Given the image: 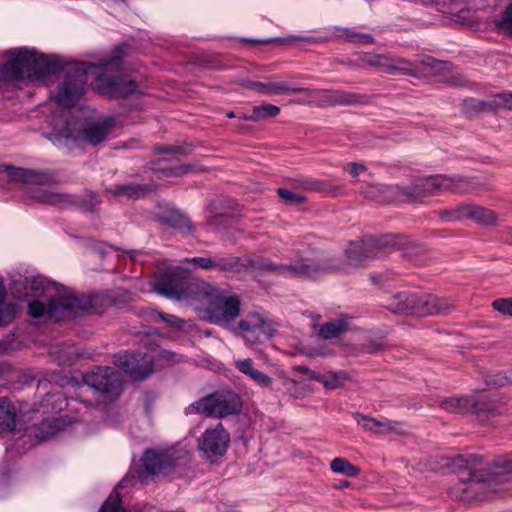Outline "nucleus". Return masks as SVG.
<instances>
[{
  "instance_id": "3",
  "label": "nucleus",
  "mask_w": 512,
  "mask_h": 512,
  "mask_svg": "<svg viewBox=\"0 0 512 512\" xmlns=\"http://www.w3.org/2000/svg\"><path fill=\"white\" fill-rule=\"evenodd\" d=\"M128 49V45L117 46L108 58L100 62L98 66L103 72L93 80V90L116 99L126 98L137 91L138 84L122 73Z\"/></svg>"
},
{
  "instance_id": "19",
  "label": "nucleus",
  "mask_w": 512,
  "mask_h": 512,
  "mask_svg": "<svg viewBox=\"0 0 512 512\" xmlns=\"http://www.w3.org/2000/svg\"><path fill=\"white\" fill-rule=\"evenodd\" d=\"M157 220L165 226L171 227L183 235H194L195 226L190 218L181 211L167 208L157 214Z\"/></svg>"
},
{
  "instance_id": "6",
  "label": "nucleus",
  "mask_w": 512,
  "mask_h": 512,
  "mask_svg": "<svg viewBox=\"0 0 512 512\" xmlns=\"http://www.w3.org/2000/svg\"><path fill=\"white\" fill-rule=\"evenodd\" d=\"M29 198L40 204L51 205L62 209H79L84 212H93L100 204L98 195L92 191H88L83 195H73L42 188H34L29 192Z\"/></svg>"
},
{
  "instance_id": "10",
  "label": "nucleus",
  "mask_w": 512,
  "mask_h": 512,
  "mask_svg": "<svg viewBox=\"0 0 512 512\" xmlns=\"http://www.w3.org/2000/svg\"><path fill=\"white\" fill-rule=\"evenodd\" d=\"M397 186V203H422L424 198L441 193L445 182L439 179V175L417 176L412 178L407 185Z\"/></svg>"
},
{
  "instance_id": "27",
  "label": "nucleus",
  "mask_w": 512,
  "mask_h": 512,
  "mask_svg": "<svg viewBox=\"0 0 512 512\" xmlns=\"http://www.w3.org/2000/svg\"><path fill=\"white\" fill-rule=\"evenodd\" d=\"M47 279L41 275L20 276L19 280L13 281L12 290L18 297L28 296L31 293L40 294L45 290Z\"/></svg>"
},
{
  "instance_id": "42",
  "label": "nucleus",
  "mask_w": 512,
  "mask_h": 512,
  "mask_svg": "<svg viewBox=\"0 0 512 512\" xmlns=\"http://www.w3.org/2000/svg\"><path fill=\"white\" fill-rule=\"evenodd\" d=\"M193 151V145L190 143H183L180 145H156L153 148L155 154H167L172 156H187Z\"/></svg>"
},
{
  "instance_id": "5",
  "label": "nucleus",
  "mask_w": 512,
  "mask_h": 512,
  "mask_svg": "<svg viewBox=\"0 0 512 512\" xmlns=\"http://www.w3.org/2000/svg\"><path fill=\"white\" fill-rule=\"evenodd\" d=\"M200 297L209 300L207 312L211 321L218 325L226 326L240 315L241 301L237 295L225 296L216 287L202 282Z\"/></svg>"
},
{
  "instance_id": "24",
  "label": "nucleus",
  "mask_w": 512,
  "mask_h": 512,
  "mask_svg": "<svg viewBox=\"0 0 512 512\" xmlns=\"http://www.w3.org/2000/svg\"><path fill=\"white\" fill-rule=\"evenodd\" d=\"M354 419L367 431H373L381 434H388L390 432L402 434V423L398 421H380L376 418L365 416L361 413H355Z\"/></svg>"
},
{
  "instance_id": "20",
  "label": "nucleus",
  "mask_w": 512,
  "mask_h": 512,
  "mask_svg": "<svg viewBox=\"0 0 512 512\" xmlns=\"http://www.w3.org/2000/svg\"><path fill=\"white\" fill-rule=\"evenodd\" d=\"M80 310L102 313L106 308L117 304V296L113 291L101 293L82 294L79 296Z\"/></svg>"
},
{
  "instance_id": "48",
  "label": "nucleus",
  "mask_w": 512,
  "mask_h": 512,
  "mask_svg": "<svg viewBox=\"0 0 512 512\" xmlns=\"http://www.w3.org/2000/svg\"><path fill=\"white\" fill-rule=\"evenodd\" d=\"M342 31H343V34L341 35V37L345 38L350 43L363 44V45L374 43V38L370 34L359 33V32H356V31H354L352 29H348V28L344 29Z\"/></svg>"
},
{
  "instance_id": "57",
  "label": "nucleus",
  "mask_w": 512,
  "mask_h": 512,
  "mask_svg": "<svg viewBox=\"0 0 512 512\" xmlns=\"http://www.w3.org/2000/svg\"><path fill=\"white\" fill-rule=\"evenodd\" d=\"M184 261L193 263L204 270H213L214 259L209 257H193L191 259L187 258Z\"/></svg>"
},
{
  "instance_id": "58",
  "label": "nucleus",
  "mask_w": 512,
  "mask_h": 512,
  "mask_svg": "<svg viewBox=\"0 0 512 512\" xmlns=\"http://www.w3.org/2000/svg\"><path fill=\"white\" fill-rule=\"evenodd\" d=\"M193 170H194L193 165L188 164V165H180L177 167L164 169L163 171L167 176L180 177V176L186 175L188 172L193 171Z\"/></svg>"
},
{
  "instance_id": "15",
  "label": "nucleus",
  "mask_w": 512,
  "mask_h": 512,
  "mask_svg": "<svg viewBox=\"0 0 512 512\" xmlns=\"http://www.w3.org/2000/svg\"><path fill=\"white\" fill-rule=\"evenodd\" d=\"M230 443V434L224 428L222 423H218L213 428H208L199 439V449L205 457L214 461L223 456Z\"/></svg>"
},
{
  "instance_id": "49",
  "label": "nucleus",
  "mask_w": 512,
  "mask_h": 512,
  "mask_svg": "<svg viewBox=\"0 0 512 512\" xmlns=\"http://www.w3.org/2000/svg\"><path fill=\"white\" fill-rule=\"evenodd\" d=\"M151 319L154 322L163 321L167 324L169 327L182 329L184 325V321L180 318H178L175 315L172 314H166L158 311H152L150 314Z\"/></svg>"
},
{
  "instance_id": "52",
  "label": "nucleus",
  "mask_w": 512,
  "mask_h": 512,
  "mask_svg": "<svg viewBox=\"0 0 512 512\" xmlns=\"http://www.w3.org/2000/svg\"><path fill=\"white\" fill-rule=\"evenodd\" d=\"M28 314L32 318H48V304L45 305L42 301L37 299L32 300L28 304Z\"/></svg>"
},
{
  "instance_id": "33",
  "label": "nucleus",
  "mask_w": 512,
  "mask_h": 512,
  "mask_svg": "<svg viewBox=\"0 0 512 512\" xmlns=\"http://www.w3.org/2000/svg\"><path fill=\"white\" fill-rule=\"evenodd\" d=\"M500 108V102L494 98L492 100H477L468 98L463 101L462 112L467 117H473L482 112H495Z\"/></svg>"
},
{
  "instance_id": "22",
  "label": "nucleus",
  "mask_w": 512,
  "mask_h": 512,
  "mask_svg": "<svg viewBox=\"0 0 512 512\" xmlns=\"http://www.w3.org/2000/svg\"><path fill=\"white\" fill-rule=\"evenodd\" d=\"M452 63L449 61H440L431 56H423L416 60V73L415 78H432L443 75L444 72L450 71Z\"/></svg>"
},
{
  "instance_id": "44",
  "label": "nucleus",
  "mask_w": 512,
  "mask_h": 512,
  "mask_svg": "<svg viewBox=\"0 0 512 512\" xmlns=\"http://www.w3.org/2000/svg\"><path fill=\"white\" fill-rule=\"evenodd\" d=\"M331 470L348 477H356L360 474V469L344 458H335L330 463Z\"/></svg>"
},
{
  "instance_id": "59",
  "label": "nucleus",
  "mask_w": 512,
  "mask_h": 512,
  "mask_svg": "<svg viewBox=\"0 0 512 512\" xmlns=\"http://www.w3.org/2000/svg\"><path fill=\"white\" fill-rule=\"evenodd\" d=\"M249 377L262 387H269L272 384L271 377L256 369L249 375Z\"/></svg>"
},
{
  "instance_id": "9",
  "label": "nucleus",
  "mask_w": 512,
  "mask_h": 512,
  "mask_svg": "<svg viewBox=\"0 0 512 512\" xmlns=\"http://www.w3.org/2000/svg\"><path fill=\"white\" fill-rule=\"evenodd\" d=\"M153 288L165 297L179 300L188 294V291L195 292L196 297H198L201 291V283H191L188 271L180 267H173L155 278Z\"/></svg>"
},
{
  "instance_id": "35",
  "label": "nucleus",
  "mask_w": 512,
  "mask_h": 512,
  "mask_svg": "<svg viewBox=\"0 0 512 512\" xmlns=\"http://www.w3.org/2000/svg\"><path fill=\"white\" fill-rule=\"evenodd\" d=\"M16 419L15 406L7 397H0V433L14 431Z\"/></svg>"
},
{
  "instance_id": "12",
  "label": "nucleus",
  "mask_w": 512,
  "mask_h": 512,
  "mask_svg": "<svg viewBox=\"0 0 512 512\" xmlns=\"http://www.w3.org/2000/svg\"><path fill=\"white\" fill-rule=\"evenodd\" d=\"M236 329L250 345L270 340L275 333L273 322L257 312L248 313L239 321Z\"/></svg>"
},
{
  "instance_id": "16",
  "label": "nucleus",
  "mask_w": 512,
  "mask_h": 512,
  "mask_svg": "<svg viewBox=\"0 0 512 512\" xmlns=\"http://www.w3.org/2000/svg\"><path fill=\"white\" fill-rule=\"evenodd\" d=\"M80 310L79 296L64 293L53 296L48 301V319L56 322L76 316Z\"/></svg>"
},
{
  "instance_id": "21",
  "label": "nucleus",
  "mask_w": 512,
  "mask_h": 512,
  "mask_svg": "<svg viewBox=\"0 0 512 512\" xmlns=\"http://www.w3.org/2000/svg\"><path fill=\"white\" fill-rule=\"evenodd\" d=\"M293 188L303 189L309 192L324 193L330 196L340 194V186L332 184L327 180H320L312 177L289 178L287 180Z\"/></svg>"
},
{
  "instance_id": "13",
  "label": "nucleus",
  "mask_w": 512,
  "mask_h": 512,
  "mask_svg": "<svg viewBox=\"0 0 512 512\" xmlns=\"http://www.w3.org/2000/svg\"><path fill=\"white\" fill-rule=\"evenodd\" d=\"M175 465V459L171 455L148 449L141 458V465L137 471L138 478L142 483L147 484L149 481H153L155 477L170 473Z\"/></svg>"
},
{
  "instance_id": "41",
  "label": "nucleus",
  "mask_w": 512,
  "mask_h": 512,
  "mask_svg": "<svg viewBox=\"0 0 512 512\" xmlns=\"http://www.w3.org/2000/svg\"><path fill=\"white\" fill-rule=\"evenodd\" d=\"M300 93L306 94L308 97L315 99V103L319 107L334 106L332 89H309L302 88Z\"/></svg>"
},
{
  "instance_id": "34",
  "label": "nucleus",
  "mask_w": 512,
  "mask_h": 512,
  "mask_svg": "<svg viewBox=\"0 0 512 512\" xmlns=\"http://www.w3.org/2000/svg\"><path fill=\"white\" fill-rule=\"evenodd\" d=\"M334 106H365L371 103L372 96L343 90H332Z\"/></svg>"
},
{
  "instance_id": "18",
  "label": "nucleus",
  "mask_w": 512,
  "mask_h": 512,
  "mask_svg": "<svg viewBox=\"0 0 512 512\" xmlns=\"http://www.w3.org/2000/svg\"><path fill=\"white\" fill-rule=\"evenodd\" d=\"M0 175H6L10 182L23 184L44 185L49 181L48 175L42 171L8 164H0Z\"/></svg>"
},
{
  "instance_id": "46",
  "label": "nucleus",
  "mask_w": 512,
  "mask_h": 512,
  "mask_svg": "<svg viewBox=\"0 0 512 512\" xmlns=\"http://www.w3.org/2000/svg\"><path fill=\"white\" fill-rule=\"evenodd\" d=\"M280 113V108L273 104H263L252 108V118L257 121L274 118Z\"/></svg>"
},
{
  "instance_id": "43",
  "label": "nucleus",
  "mask_w": 512,
  "mask_h": 512,
  "mask_svg": "<svg viewBox=\"0 0 512 512\" xmlns=\"http://www.w3.org/2000/svg\"><path fill=\"white\" fill-rule=\"evenodd\" d=\"M243 265L240 263V258L236 256L222 257L214 259L213 270L220 272H234L239 273Z\"/></svg>"
},
{
  "instance_id": "53",
  "label": "nucleus",
  "mask_w": 512,
  "mask_h": 512,
  "mask_svg": "<svg viewBox=\"0 0 512 512\" xmlns=\"http://www.w3.org/2000/svg\"><path fill=\"white\" fill-rule=\"evenodd\" d=\"M360 61L364 65L385 68L386 62H387V56L367 53V54H364L361 56Z\"/></svg>"
},
{
  "instance_id": "63",
  "label": "nucleus",
  "mask_w": 512,
  "mask_h": 512,
  "mask_svg": "<svg viewBox=\"0 0 512 512\" xmlns=\"http://www.w3.org/2000/svg\"><path fill=\"white\" fill-rule=\"evenodd\" d=\"M366 351L369 353H376L378 351L386 350L387 346L383 342L379 341H369L366 345Z\"/></svg>"
},
{
  "instance_id": "26",
  "label": "nucleus",
  "mask_w": 512,
  "mask_h": 512,
  "mask_svg": "<svg viewBox=\"0 0 512 512\" xmlns=\"http://www.w3.org/2000/svg\"><path fill=\"white\" fill-rule=\"evenodd\" d=\"M423 309L420 310V317L428 315H446L456 308L453 300L445 297H438L432 294H424Z\"/></svg>"
},
{
  "instance_id": "47",
  "label": "nucleus",
  "mask_w": 512,
  "mask_h": 512,
  "mask_svg": "<svg viewBox=\"0 0 512 512\" xmlns=\"http://www.w3.org/2000/svg\"><path fill=\"white\" fill-rule=\"evenodd\" d=\"M277 195L285 204L292 206H300L307 202V198L304 195L297 194L286 188H278Z\"/></svg>"
},
{
  "instance_id": "31",
  "label": "nucleus",
  "mask_w": 512,
  "mask_h": 512,
  "mask_svg": "<svg viewBox=\"0 0 512 512\" xmlns=\"http://www.w3.org/2000/svg\"><path fill=\"white\" fill-rule=\"evenodd\" d=\"M465 219H470L484 226H495L497 213L491 209L475 204H465Z\"/></svg>"
},
{
  "instance_id": "62",
  "label": "nucleus",
  "mask_w": 512,
  "mask_h": 512,
  "mask_svg": "<svg viewBox=\"0 0 512 512\" xmlns=\"http://www.w3.org/2000/svg\"><path fill=\"white\" fill-rule=\"evenodd\" d=\"M496 99L500 102V107L512 110V93H501L496 96Z\"/></svg>"
},
{
  "instance_id": "45",
  "label": "nucleus",
  "mask_w": 512,
  "mask_h": 512,
  "mask_svg": "<svg viewBox=\"0 0 512 512\" xmlns=\"http://www.w3.org/2000/svg\"><path fill=\"white\" fill-rule=\"evenodd\" d=\"M98 512H126L120 492L114 490L103 502Z\"/></svg>"
},
{
  "instance_id": "56",
  "label": "nucleus",
  "mask_w": 512,
  "mask_h": 512,
  "mask_svg": "<svg viewBox=\"0 0 512 512\" xmlns=\"http://www.w3.org/2000/svg\"><path fill=\"white\" fill-rule=\"evenodd\" d=\"M270 261L271 260L269 258H265L262 256H255V257L248 259L247 266H249L253 270L259 271L261 273H265Z\"/></svg>"
},
{
  "instance_id": "14",
  "label": "nucleus",
  "mask_w": 512,
  "mask_h": 512,
  "mask_svg": "<svg viewBox=\"0 0 512 512\" xmlns=\"http://www.w3.org/2000/svg\"><path fill=\"white\" fill-rule=\"evenodd\" d=\"M114 364L129 374L134 381L147 378L153 372L152 358L141 352H125L114 355Z\"/></svg>"
},
{
  "instance_id": "7",
  "label": "nucleus",
  "mask_w": 512,
  "mask_h": 512,
  "mask_svg": "<svg viewBox=\"0 0 512 512\" xmlns=\"http://www.w3.org/2000/svg\"><path fill=\"white\" fill-rule=\"evenodd\" d=\"M341 269V265L333 257L322 254L321 257L310 263L301 260L295 264L286 265L270 261L265 273L299 278H316Z\"/></svg>"
},
{
  "instance_id": "40",
  "label": "nucleus",
  "mask_w": 512,
  "mask_h": 512,
  "mask_svg": "<svg viewBox=\"0 0 512 512\" xmlns=\"http://www.w3.org/2000/svg\"><path fill=\"white\" fill-rule=\"evenodd\" d=\"M348 323L343 320L326 322L319 329V336L323 339H334L347 330Z\"/></svg>"
},
{
  "instance_id": "55",
  "label": "nucleus",
  "mask_w": 512,
  "mask_h": 512,
  "mask_svg": "<svg viewBox=\"0 0 512 512\" xmlns=\"http://www.w3.org/2000/svg\"><path fill=\"white\" fill-rule=\"evenodd\" d=\"M492 307L499 313L512 317V298H498L492 302Z\"/></svg>"
},
{
  "instance_id": "54",
  "label": "nucleus",
  "mask_w": 512,
  "mask_h": 512,
  "mask_svg": "<svg viewBox=\"0 0 512 512\" xmlns=\"http://www.w3.org/2000/svg\"><path fill=\"white\" fill-rule=\"evenodd\" d=\"M498 29L512 36V10L508 5L503 12L502 19L495 22Z\"/></svg>"
},
{
  "instance_id": "4",
  "label": "nucleus",
  "mask_w": 512,
  "mask_h": 512,
  "mask_svg": "<svg viewBox=\"0 0 512 512\" xmlns=\"http://www.w3.org/2000/svg\"><path fill=\"white\" fill-rule=\"evenodd\" d=\"M242 409L240 396L232 390H217L185 408L186 415L199 414L207 418H225L237 415Z\"/></svg>"
},
{
  "instance_id": "36",
  "label": "nucleus",
  "mask_w": 512,
  "mask_h": 512,
  "mask_svg": "<svg viewBox=\"0 0 512 512\" xmlns=\"http://www.w3.org/2000/svg\"><path fill=\"white\" fill-rule=\"evenodd\" d=\"M385 69L393 74H402L414 78L417 75L416 61H410L402 57L387 56Z\"/></svg>"
},
{
  "instance_id": "2",
  "label": "nucleus",
  "mask_w": 512,
  "mask_h": 512,
  "mask_svg": "<svg viewBox=\"0 0 512 512\" xmlns=\"http://www.w3.org/2000/svg\"><path fill=\"white\" fill-rule=\"evenodd\" d=\"M482 458L473 454L458 455L451 460L454 472L459 480L448 490L449 497L455 501H484L487 493L495 491V486L504 481V476L512 473V461L498 458L490 471L479 468Z\"/></svg>"
},
{
  "instance_id": "17",
  "label": "nucleus",
  "mask_w": 512,
  "mask_h": 512,
  "mask_svg": "<svg viewBox=\"0 0 512 512\" xmlns=\"http://www.w3.org/2000/svg\"><path fill=\"white\" fill-rule=\"evenodd\" d=\"M424 294L397 293L387 300L385 307L395 314L420 316V310H424Z\"/></svg>"
},
{
  "instance_id": "29",
  "label": "nucleus",
  "mask_w": 512,
  "mask_h": 512,
  "mask_svg": "<svg viewBox=\"0 0 512 512\" xmlns=\"http://www.w3.org/2000/svg\"><path fill=\"white\" fill-rule=\"evenodd\" d=\"M476 405L475 396L448 397L439 401V407L449 413H474Z\"/></svg>"
},
{
  "instance_id": "60",
  "label": "nucleus",
  "mask_w": 512,
  "mask_h": 512,
  "mask_svg": "<svg viewBox=\"0 0 512 512\" xmlns=\"http://www.w3.org/2000/svg\"><path fill=\"white\" fill-rule=\"evenodd\" d=\"M235 367L243 374L249 376L255 369L253 368V361L250 358L238 360L235 362Z\"/></svg>"
},
{
  "instance_id": "32",
  "label": "nucleus",
  "mask_w": 512,
  "mask_h": 512,
  "mask_svg": "<svg viewBox=\"0 0 512 512\" xmlns=\"http://www.w3.org/2000/svg\"><path fill=\"white\" fill-rule=\"evenodd\" d=\"M64 428V422L60 418L44 419L31 428V434L42 441L57 435Z\"/></svg>"
},
{
  "instance_id": "39",
  "label": "nucleus",
  "mask_w": 512,
  "mask_h": 512,
  "mask_svg": "<svg viewBox=\"0 0 512 512\" xmlns=\"http://www.w3.org/2000/svg\"><path fill=\"white\" fill-rule=\"evenodd\" d=\"M109 131L106 124L95 123L84 128L83 139L92 145H97L106 139Z\"/></svg>"
},
{
  "instance_id": "23",
  "label": "nucleus",
  "mask_w": 512,
  "mask_h": 512,
  "mask_svg": "<svg viewBox=\"0 0 512 512\" xmlns=\"http://www.w3.org/2000/svg\"><path fill=\"white\" fill-rule=\"evenodd\" d=\"M360 193L364 198L377 203H397L396 185L367 184Z\"/></svg>"
},
{
  "instance_id": "1",
  "label": "nucleus",
  "mask_w": 512,
  "mask_h": 512,
  "mask_svg": "<svg viewBox=\"0 0 512 512\" xmlns=\"http://www.w3.org/2000/svg\"><path fill=\"white\" fill-rule=\"evenodd\" d=\"M6 62L0 65V80L5 82L43 80L60 71L65 72L54 101L64 108L75 106L85 93L88 70L96 65L87 62L64 64L58 56H46L35 49L20 47L5 53Z\"/></svg>"
},
{
  "instance_id": "8",
  "label": "nucleus",
  "mask_w": 512,
  "mask_h": 512,
  "mask_svg": "<svg viewBox=\"0 0 512 512\" xmlns=\"http://www.w3.org/2000/svg\"><path fill=\"white\" fill-rule=\"evenodd\" d=\"M396 246L397 242L393 235L365 237L351 242L346 250V256L350 265L360 267L364 266L367 260L381 257Z\"/></svg>"
},
{
  "instance_id": "11",
  "label": "nucleus",
  "mask_w": 512,
  "mask_h": 512,
  "mask_svg": "<svg viewBox=\"0 0 512 512\" xmlns=\"http://www.w3.org/2000/svg\"><path fill=\"white\" fill-rule=\"evenodd\" d=\"M83 382L105 401L116 400L122 390L120 374L112 367H96L83 375Z\"/></svg>"
},
{
  "instance_id": "37",
  "label": "nucleus",
  "mask_w": 512,
  "mask_h": 512,
  "mask_svg": "<svg viewBox=\"0 0 512 512\" xmlns=\"http://www.w3.org/2000/svg\"><path fill=\"white\" fill-rule=\"evenodd\" d=\"M505 405L497 400L487 397L476 398L474 414L486 413L488 417H497L505 412Z\"/></svg>"
},
{
  "instance_id": "25",
  "label": "nucleus",
  "mask_w": 512,
  "mask_h": 512,
  "mask_svg": "<svg viewBox=\"0 0 512 512\" xmlns=\"http://www.w3.org/2000/svg\"><path fill=\"white\" fill-rule=\"evenodd\" d=\"M245 87L266 95H290L303 91L301 87H291L287 82L247 81Z\"/></svg>"
},
{
  "instance_id": "50",
  "label": "nucleus",
  "mask_w": 512,
  "mask_h": 512,
  "mask_svg": "<svg viewBox=\"0 0 512 512\" xmlns=\"http://www.w3.org/2000/svg\"><path fill=\"white\" fill-rule=\"evenodd\" d=\"M439 217L444 221H461L465 219V204L453 209L440 210Z\"/></svg>"
},
{
  "instance_id": "51",
  "label": "nucleus",
  "mask_w": 512,
  "mask_h": 512,
  "mask_svg": "<svg viewBox=\"0 0 512 512\" xmlns=\"http://www.w3.org/2000/svg\"><path fill=\"white\" fill-rule=\"evenodd\" d=\"M18 312V306L14 303H9L0 308V327L6 326L11 323Z\"/></svg>"
},
{
  "instance_id": "61",
  "label": "nucleus",
  "mask_w": 512,
  "mask_h": 512,
  "mask_svg": "<svg viewBox=\"0 0 512 512\" xmlns=\"http://www.w3.org/2000/svg\"><path fill=\"white\" fill-rule=\"evenodd\" d=\"M293 369L297 372H300L301 374L307 375L310 379L316 381H323V375H318L316 372L310 370L305 366H295Z\"/></svg>"
},
{
  "instance_id": "30",
  "label": "nucleus",
  "mask_w": 512,
  "mask_h": 512,
  "mask_svg": "<svg viewBox=\"0 0 512 512\" xmlns=\"http://www.w3.org/2000/svg\"><path fill=\"white\" fill-rule=\"evenodd\" d=\"M115 197H126L127 199H139L149 195L153 189L148 184L124 183L116 184L108 190Z\"/></svg>"
},
{
  "instance_id": "64",
  "label": "nucleus",
  "mask_w": 512,
  "mask_h": 512,
  "mask_svg": "<svg viewBox=\"0 0 512 512\" xmlns=\"http://www.w3.org/2000/svg\"><path fill=\"white\" fill-rule=\"evenodd\" d=\"M347 167L350 175L354 178H356L361 172L366 170V167L364 165L357 164L354 162L349 163Z\"/></svg>"
},
{
  "instance_id": "38",
  "label": "nucleus",
  "mask_w": 512,
  "mask_h": 512,
  "mask_svg": "<svg viewBox=\"0 0 512 512\" xmlns=\"http://www.w3.org/2000/svg\"><path fill=\"white\" fill-rule=\"evenodd\" d=\"M439 179L445 182V187L441 188V192L450 191L453 193H468L472 189L471 181L464 177H449L446 175H439Z\"/></svg>"
},
{
  "instance_id": "28",
  "label": "nucleus",
  "mask_w": 512,
  "mask_h": 512,
  "mask_svg": "<svg viewBox=\"0 0 512 512\" xmlns=\"http://www.w3.org/2000/svg\"><path fill=\"white\" fill-rule=\"evenodd\" d=\"M236 206L237 204L228 198H218L211 201L209 204V211L211 213L209 223L218 225L232 219L234 217L233 211Z\"/></svg>"
}]
</instances>
